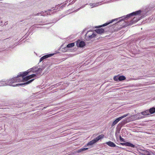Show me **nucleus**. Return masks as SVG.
<instances>
[{
  "mask_svg": "<svg viewBox=\"0 0 155 155\" xmlns=\"http://www.w3.org/2000/svg\"><path fill=\"white\" fill-rule=\"evenodd\" d=\"M42 68L37 67H33L28 71L20 73L17 77L6 80L0 81V87L8 85L13 87L23 86L32 82L35 79L32 78L40 77L42 71Z\"/></svg>",
  "mask_w": 155,
  "mask_h": 155,
  "instance_id": "nucleus-1",
  "label": "nucleus"
},
{
  "mask_svg": "<svg viewBox=\"0 0 155 155\" xmlns=\"http://www.w3.org/2000/svg\"><path fill=\"white\" fill-rule=\"evenodd\" d=\"M89 5L90 6H92L91 8L96 7L98 5L97 4V3H90Z\"/></svg>",
  "mask_w": 155,
  "mask_h": 155,
  "instance_id": "nucleus-20",
  "label": "nucleus"
},
{
  "mask_svg": "<svg viewBox=\"0 0 155 155\" xmlns=\"http://www.w3.org/2000/svg\"><path fill=\"white\" fill-rule=\"evenodd\" d=\"M76 45L77 47L83 48L86 45L85 43L83 41L78 40L76 42Z\"/></svg>",
  "mask_w": 155,
  "mask_h": 155,
  "instance_id": "nucleus-11",
  "label": "nucleus"
},
{
  "mask_svg": "<svg viewBox=\"0 0 155 155\" xmlns=\"http://www.w3.org/2000/svg\"><path fill=\"white\" fill-rule=\"evenodd\" d=\"M6 24H7V23H6V22H5V24L4 25H6Z\"/></svg>",
  "mask_w": 155,
  "mask_h": 155,
  "instance_id": "nucleus-29",
  "label": "nucleus"
},
{
  "mask_svg": "<svg viewBox=\"0 0 155 155\" xmlns=\"http://www.w3.org/2000/svg\"><path fill=\"white\" fill-rule=\"evenodd\" d=\"M154 29L151 32L140 36L137 39V41H140V43H143L145 44H148L155 42V32Z\"/></svg>",
  "mask_w": 155,
  "mask_h": 155,
  "instance_id": "nucleus-3",
  "label": "nucleus"
},
{
  "mask_svg": "<svg viewBox=\"0 0 155 155\" xmlns=\"http://www.w3.org/2000/svg\"><path fill=\"white\" fill-rule=\"evenodd\" d=\"M120 144L123 146L130 147L132 148H135L136 147L135 145L131 143L130 142H126L125 143H121Z\"/></svg>",
  "mask_w": 155,
  "mask_h": 155,
  "instance_id": "nucleus-13",
  "label": "nucleus"
},
{
  "mask_svg": "<svg viewBox=\"0 0 155 155\" xmlns=\"http://www.w3.org/2000/svg\"><path fill=\"white\" fill-rule=\"evenodd\" d=\"M74 46V43H71L68 44L67 45L66 47H65L63 50H62V51H67V50H68V48H72Z\"/></svg>",
  "mask_w": 155,
  "mask_h": 155,
  "instance_id": "nucleus-15",
  "label": "nucleus"
},
{
  "mask_svg": "<svg viewBox=\"0 0 155 155\" xmlns=\"http://www.w3.org/2000/svg\"><path fill=\"white\" fill-rule=\"evenodd\" d=\"M41 13H38V14H35V15H34L35 16V15H42V14H41Z\"/></svg>",
  "mask_w": 155,
  "mask_h": 155,
  "instance_id": "nucleus-25",
  "label": "nucleus"
},
{
  "mask_svg": "<svg viewBox=\"0 0 155 155\" xmlns=\"http://www.w3.org/2000/svg\"><path fill=\"white\" fill-rule=\"evenodd\" d=\"M105 143L111 147H114L116 146V144L114 142L110 141L106 142Z\"/></svg>",
  "mask_w": 155,
  "mask_h": 155,
  "instance_id": "nucleus-18",
  "label": "nucleus"
},
{
  "mask_svg": "<svg viewBox=\"0 0 155 155\" xmlns=\"http://www.w3.org/2000/svg\"><path fill=\"white\" fill-rule=\"evenodd\" d=\"M89 148V147H84L83 148H81L78 150L77 152L78 153L82 152L84 151H85L86 150H88Z\"/></svg>",
  "mask_w": 155,
  "mask_h": 155,
  "instance_id": "nucleus-19",
  "label": "nucleus"
},
{
  "mask_svg": "<svg viewBox=\"0 0 155 155\" xmlns=\"http://www.w3.org/2000/svg\"><path fill=\"white\" fill-rule=\"evenodd\" d=\"M155 113V107H153L149 109L141 112L139 114V118H143L147 117V116L154 114Z\"/></svg>",
  "mask_w": 155,
  "mask_h": 155,
  "instance_id": "nucleus-4",
  "label": "nucleus"
},
{
  "mask_svg": "<svg viewBox=\"0 0 155 155\" xmlns=\"http://www.w3.org/2000/svg\"><path fill=\"white\" fill-rule=\"evenodd\" d=\"M87 5V4L85 5H82L81 6L80 8H78V9L77 10H76V12L77 11H79V10H80L81 9V8H83L86 5Z\"/></svg>",
  "mask_w": 155,
  "mask_h": 155,
  "instance_id": "nucleus-22",
  "label": "nucleus"
},
{
  "mask_svg": "<svg viewBox=\"0 0 155 155\" xmlns=\"http://www.w3.org/2000/svg\"><path fill=\"white\" fill-rule=\"evenodd\" d=\"M53 23V22H48H48H46V23L45 24H50V23Z\"/></svg>",
  "mask_w": 155,
  "mask_h": 155,
  "instance_id": "nucleus-27",
  "label": "nucleus"
},
{
  "mask_svg": "<svg viewBox=\"0 0 155 155\" xmlns=\"http://www.w3.org/2000/svg\"><path fill=\"white\" fill-rule=\"evenodd\" d=\"M71 0H68L66 1V2H65V3L63 4V5H62V6L63 7H65L66 5L67 4V3L68 2V1H69V2H70L71 1Z\"/></svg>",
  "mask_w": 155,
  "mask_h": 155,
  "instance_id": "nucleus-23",
  "label": "nucleus"
},
{
  "mask_svg": "<svg viewBox=\"0 0 155 155\" xmlns=\"http://www.w3.org/2000/svg\"><path fill=\"white\" fill-rule=\"evenodd\" d=\"M119 140H120L121 142H124L125 141L124 139L121 137L120 135L119 136Z\"/></svg>",
  "mask_w": 155,
  "mask_h": 155,
  "instance_id": "nucleus-21",
  "label": "nucleus"
},
{
  "mask_svg": "<svg viewBox=\"0 0 155 155\" xmlns=\"http://www.w3.org/2000/svg\"><path fill=\"white\" fill-rule=\"evenodd\" d=\"M97 34L95 33L94 30H91L87 31L85 35V39L87 41H89L93 38L98 39Z\"/></svg>",
  "mask_w": 155,
  "mask_h": 155,
  "instance_id": "nucleus-6",
  "label": "nucleus"
},
{
  "mask_svg": "<svg viewBox=\"0 0 155 155\" xmlns=\"http://www.w3.org/2000/svg\"><path fill=\"white\" fill-rule=\"evenodd\" d=\"M19 43H18L17 44V45H19Z\"/></svg>",
  "mask_w": 155,
  "mask_h": 155,
  "instance_id": "nucleus-30",
  "label": "nucleus"
},
{
  "mask_svg": "<svg viewBox=\"0 0 155 155\" xmlns=\"http://www.w3.org/2000/svg\"><path fill=\"white\" fill-rule=\"evenodd\" d=\"M146 16L144 12L140 10L132 12L121 17L113 19L99 26V27L105 26L115 21H118L115 24L117 25L120 24V23L121 22V23L123 24L125 23L124 26H128L137 22Z\"/></svg>",
  "mask_w": 155,
  "mask_h": 155,
  "instance_id": "nucleus-2",
  "label": "nucleus"
},
{
  "mask_svg": "<svg viewBox=\"0 0 155 155\" xmlns=\"http://www.w3.org/2000/svg\"><path fill=\"white\" fill-rule=\"evenodd\" d=\"M61 4L60 5L59 4L55 6V7L52 8V9H48V11L49 12H51L53 10H59V9H60L61 8V7H63L62 6H61V4Z\"/></svg>",
  "mask_w": 155,
  "mask_h": 155,
  "instance_id": "nucleus-16",
  "label": "nucleus"
},
{
  "mask_svg": "<svg viewBox=\"0 0 155 155\" xmlns=\"http://www.w3.org/2000/svg\"><path fill=\"white\" fill-rule=\"evenodd\" d=\"M137 151L140 155H154V154L151 150L147 149H138Z\"/></svg>",
  "mask_w": 155,
  "mask_h": 155,
  "instance_id": "nucleus-7",
  "label": "nucleus"
},
{
  "mask_svg": "<svg viewBox=\"0 0 155 155\" xmlns=\"http://www.w3.org/2000/svg\"><path fill=\"white\" fill-rule=\"evenodd\" d=\"M77 0H73V1H72L71 2H70L69 4L68 5V6H69L70 5H72V4H73V3H74L76 1H77Z\"/></svg>",
  "mask_w": 155,
  "mask_h": 155,
  "instance_id": "nucleus-24",
  "label": "nucleus"
},
{
  "mask_svg": "<svg viewBox=\"0 0 155 155\" xmlns=\"http://www.w3.org/2000/svg\"><path fill=\"white\" fill-rule=\"evenodd\" d=\"M50 13H47V15H50Z\"/></svg>",
  "mask_w": 155,
  "mask_h": 155,
  "instance_id": "nucleus-28",
  "label": "nucleus"
},
{
  "mask_svg": "<svg viewBox=\"0 0 155 155\" xmlns=\"http://www.w3.org/2000/svg\"><path fill=\"white\" fill-rule=\"evenodd\" d=\"M57 53V52L56 53H54L47 54L46 55H45L43 56L42 57H41L40 58V60H39V62H41L44 60H45L47 58L51 57L53 56L54 54H56Z\"/></svg>",
  "mask_w": 155,
  "mask_h": 155,
  "instance_id": "nucleus-12",
  "label": "nucleus"
},
{
  "mask_svg": "<svg viewBox=\"0 0 155 155\" xmlns=\"http://www.w3.org/2000/svg\"><path fill=\"white\" fill-rule=\"evenodd\" d=\"M126 123V120H123L121 122L119 123L117 125L116 129L119 133L121 130V127Z\"/></svg>",
  "mask_w": 155,
  "mask_h": 155,
  "instance_id": "nucleus-14",
  "label": "nucleus"
},
{
  "mask_svg": "<svg viewBox=\"0 0 155 155\" xmlns=\"http://www.w3.org/2000/svg\"><path fill=\"white\" fill-rule=\"evenodd\" d=\"M128 115V114H125L121 117L116 118L112 123L111 124V126L112 127L114 126L115 125L117 124L120 120L127 116Z\"/></svg>",
  "mask_w": 155,
  "mask_h": 155,
  "instance_id": "nucleus-10",
  "label": "nucleus"
},
{
  "mask_svg": "<svg viewBox=\"0 0 155 155\" xmlns=\"http://www.w3.org/2000/svg\"><path fill=\"white\" fill-rule=\"evenodd\" d=\"M104 135L101 134L98 135V136L89 142L84 147H90V148L93 147L94 145L98 142L99 140L103 139L104 137Z\"/></svg>",
  "mask_w": 155,
  "mask_h": 155,
  "instance_id": "nucleus-5",
  "label": "nucleus"
},
{
  "mask_svg": "<svg viewBox=\"0 0 155 155\" xmlns=\"http://www.w3.org/2000/svg\"><path fill=\"white\" fill-rule=\"evenodd\" d=\"M96 33L97 34H102L105 31L104 29L103 28H99L95 30Z\"/></svg>",
  "mask_w": 155,
  "mask_h": 155,
  "instance_id": "nucleus-17",
  "label": "nucleus"
},
{
  "mask_svg": "<svg viewBox=\"0 0 155 155\" xmlns=\"http://www.w3.org/2000/svg\"><path fill=\"white\" fill-rule=\"evenodd\" d=\"M155 9V3L150 4L147 7L142 11L146 16L150 13V11Z\"/></svg>",
  "mask_w": 155,
  "mask_h": 155,
  "instance_id": "nucleus-8",
  "label": "nucleus"
},
{
  "mask_svg": "<svg viewBox=\"0 0 155 155\" xmlns=\"http://www.w3.org/2000/svg\"><path fill=\"white\" fill-rule=\"evenodd\" d=\"M84 31V30L83 31H82V33H83V32Z\"/></svg>",
  "mask_w": 155,
  "mask_h": 155,
  "instance_id": "nucleus-31",
  "label": "nucleus"
},
{
  "mask_svg": "<svg viewBox=\"0 0 155 155\" xmlns=\"http://www.w3.org/2000/svg\"><path fill=\"white\" fill-rule=\"evenodd\" d=\"M113 79L114 81L117 82L122 81L126 79L125 77L123 75H118L114 76Z\"/></svg>",
  "mask_w": 155,
  "mask_h": 155,
  "instance_id": "nucleus-9",
  "label": "nucleus"
},
{
  "mask_svg": "<svg viewBox=\"0 0 155 155\" xmlns=\"http://www.w3.org/2000/svg\"><path fill=\"white\" fill-rule=\"evenodd\" d=\"M30 32H29L28 34V35L25 37V38H26L30 34Z\"/></svg>",
  "mask_w": 155,
  "mask_h": 155,
  "instance_id": "nucleus-26",
  "label": "nucleus"
}]
</instances>
